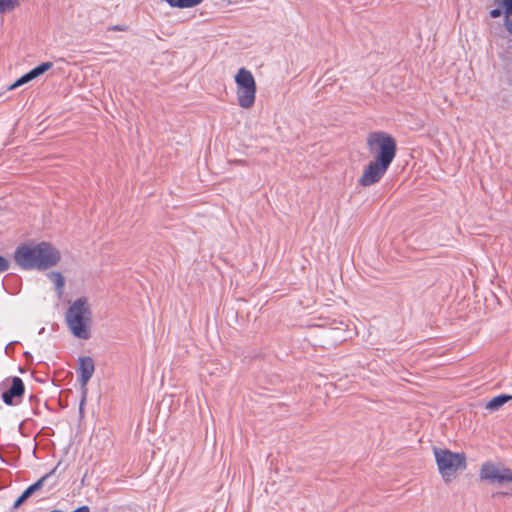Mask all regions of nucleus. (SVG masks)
Instances as JSON below:
<instances>
[{
	"label": "nucleus",
	"mask_w": 512,
	"mask_h": 512,
	"mask_svg": "<svg viewBox=\"0 0 512 512\" xmlns=\"http://www.w3.org/2000/svg\"><path fill=\"white\" fill-rule=\"evenodd\" d=\"M59 250L48 242L26 243L17 247L15 262L25 270H45L60 261Z\"/></svg>",
	"instance_id": "obj_1"
},
{
	"label": "nucleus",
	"mask_w": 512,
	"mask_h": 512,
	"mask_svg": "<svg viewBox=\"0 0 512 512\" xmlns=\"http://www.w3.org/2000/svg\"><path fill=\"white\" fill-rule=\"evenodd\" d=\"M66 321L72 334L79 339L90 337L92 313L85 298L77 299L68 309Z\"/></svg>",
	"instance_id": "obj_2"
},
{
	"label": "nucleus",
	"mask_w": 512,
	"mask_h": 512,
	"mask_svg": "<svg viewBox=\"0 0 512 512\" xmlns=\"http://www.w3.org/2000/svg\"><path fill=\"white\" fill-rule=\"evenodd\" d=\"M367 147L371 160L391 165L396 156V141L386 132L376 131L367 136Z\"/></svg>",
	"instance_id": "obj_3"
},
{
	"label": "nucleus",
	"mask_w": 512,
	"mask_h": 512,
	"mask_svg": "<svg viewBox=\"0 0 512 512\" xmlns=\"http://www.w3.org/2000/svg\"><path fill=\"white\" fill-rule=\"evenodd\" d=\"M438 470L445 482H450L459 469L466 468L464 453H455L448 449L433 448Z\"/></svg>",
	"instance_id": "obj_4"
},
{
	"label": "nucleus",
	"mask_w": 512,
	"mask_h": 512,
	"mask_svg": "<svg viewBox=\"0 0 512 512\" xmlns=\"http://www.w3.org/2000/svg\"><path fill=\"white\" fill-rule=\"evenodd\" d=\"M236 84V98L238 105L243 109L253 107L256 99V81L246 68H240L234 76Z\"/></svg>",
	"instance_id": "obj_5"
},
{
	"label": "nucleus",
	"mask_w": 512,
	"mask_h": 512,
	"mask_svg": "<svg viewBox=\"0 0 512 512\" xmlns=\"http://www.w3.org/2000/svg\"><path fill=\"white\" fill-rule=\"evenodd\" d=\"M480 478L490 483L502 485L512 483V471L509 468L496 465L492 462L484 463L480 468Z\"/></svg>",
	"instance_id": "obj_6"
},
{
	"label": "nucleus",
	"mask_w": 512,
	"mask_h": 512,
	"mask_svg": "<svg viewBox=\"0 0 512 512\" xmlns=\"http://www.w3.org/2000/svg\"><path fill=\"white\" fill-rule=\"evenodd\" d=\"M390 166L371 160L364 166L361 176L358 179V184L363 187H369L378 183L386 174Z\"/></svg>",
	"instance_id": "obj_7"
},
{
	"label": "nucleus",
	"mask_w": 512,
	"mask_h": 512,
	"mask_svg": "<svg viewBox=\"0 0 512 512\" xmlns=\"http://www.w3.org/2000/svg\"><path fill=\"white\" fill-rule=\"evenodd\" d=\"M53 67V63L52 62H43L42 64H40L39 66L35 67L34 69H32L31 71H29L28 73H26L25 75H23L22 77H20L17 81H15L8 89L9 90H14L38 77H40L41 75H43L45 72H47L48 70H50L51 68Z\"/></svg>",
	"instance_id": "obj_8"
},
{
	"label": "nucleus",
	"mask_w": 512,
	"mask_h": 512,
	"mask_svg": "<svg viewBox=\"0 0 512 512\" xmlns=\"http://www.w3.org/2000/svg\"><path fill=\"white\" fill-rule=\"evenodd\" d=\"M25 386H9V389L2 392V400L5 404L18 405L23 398Z\"/></svg>",
	"instance_id": "obj_9"
},
{
	"label": "nucleus",
	"mask_w": 512,
	"mask_h": 512,
	"mask_svg": "<svg viewBox=\"0 0 512 512\" xmlns=\"http://www.w3.org/2000/svg\"><path fill=\"white\" fill-rule=\"evenodd\" d=\"M94 372L93 360L89 357L81 358L79 362V374L82 384H86Z\"/></svg>",
	"instance_id": "obj_10"
},
{
	"label": "nucleus",
	"mask_w": 512,
	"mask_h": 512,
	"mask_svg": "<svg viewBox=\"0 0 512 512\" xmlns=\"http://www.w3.org/2000/svg\"><path fill=\"white\" fill-rule=\"evenodd\" d=\"M509 400H512L511 395L501 394L488 401L485 405V408L490 411H497Z\"/></svg>",
	"instance_id": "obj_11"
},
{
	"label": "nucleus",
	"mask_w": 512,
	"mask_h": 512,
	"mask_svg": "<svg viewBox=\"0 0 512 512\" xmlns=\"http://www.w3.org/2000/svg\"><path fill=\"white\" fill-rule=\"evenodd\" d=\"M48 278L55 285V288L60 296L64 287V278L62 274L59 272H50L48 273Z\"/></svg>",
	"instance_id": "obj_12"
},
{
	"label": "nucleus",
	"mask_w": 512,
	"mask_h": 512,
	"mask_svg": "<svg viewBox=\"0 0 512 512\" xmlns=\"http://www.w3.org/2000/svg\"><path fill=\"white\" fill-rule=\"evenodd\" d=\"M58 467L59 464L56 467H54L49 473L42 476L37 482L30 485L28 488L31 490V492L34 493L35 491L41 489L46 479L53 475L57 471Z\"/></svg>",
	"instance_id": "obj_13"
},
{
	"label": "nucleus",
	"mask_w": 512,
	"mask_h": 512,
	"mask_svg": "<svg viewBox=\"0 0 512 512\" xmlns=\"http://www.w3.org/2000/svg\"><path fill=\"white\" fill-rule=\"evenodd\" d=\"M18 0H0V13L13 10L18 6Z\"/></svg>",
	"instance_id": "obj_14"
},
{
	"label": "nucleus",
	"mask_w": 512,
	"mask_h": 512,
	"mask_svg": "<svg viewBox=\"0 0 512 512\" xmlns=\"http://www.w3.org/2000/svg\"><path fill=\"white\" fill-rule=\"evenodd\" d=\"M80 394H81V401H80V405H79V410H80V413H82L83 405L86 401V396H87L86 386H80Z\"/></svg>",
	"instance_id": "obj_15"
},
{
	"label": "nucleus",
	"mask_w": 512,
	"mask_h": 512,
	"mask_svg": "<svg viewBox=\"0 0 512 512\" xmlns=\"http://www.w3.org/2000/svg\"><path fill=\"white\" fill-rule=\"evenodd\" d=\"M506 9L507 15L512 14V0H498Z\"/></svg>",
	"instance_id": "obj_16"
},
{
	"label": "nucleus",
	"mask_w": 512,
	"mask_h": 512,
	"mask_svg": "<svg viewBox=\"0 0 512 512\" xmlns=\"http://www.w3.org/2000/svg\"><path fill=\"white\" fill-rule=\"evenodd\" d=\"M9 267V262L6 258L0 256V272L6 271Z\"/></svg>",
	"instance_id": "obj_17"
},
{
	"label": "nucleus",
	"mask_w": 512,
	"mask_h": 512,
	"mask_svg": "<svg viewBox=\"0 0 512 512\" xmlns=\"http://www.w3.org/2000/svg\"><path fill=\"white\" fill-rule=\"evenodd\" d=\"M26 500L20 495L14 503V508L20 507Z\"/></svg>",
	"instance_id": "obj_18"
},
{
	"label": "nucleus",
	"mask_w": 512,
	"mask_h": 512,
	"mask_svg": "<svg viewBox=\"0 0 512 512\" xmlns=\"http://www.w3.org/2000/svg\"><path fill=\"white\" fill-rule=\"evenodd\" d=\"M501 15V10L500 9H494L490 12V16L492 18H497Z\"/></svg>",
	"instance_id": "obj_19"
},
{
	"label": "nucleus",
	"mask_w": 512,
	"mask_h": 512,
	"mask_svg": "<svg viewBox=\"0 0 512 512\" xmlns=\"http://www.w3.org/2000/svg\"><path fill=\"white\" fill-rule=\"evenodd\" d=\"M33 493L29 488L25 489L24 492L21 494L22 497L27 500Z\"/></svg>",
	"instance_id": "obj_20"
},
{
	"label": "nucleus",
	"mask_w": 512,
	"mask_h": 512,
	"mask_svg": "<svg viewBox=\"0 0 512 512\" xmlns=\"http://www.w3.org/2000/svg\"><path fill=\"white\" fill-rule=\"evenodd\" d=\"M11 384L17 385V384H23V382L19 377H13Z\"/></svg>",
	"instance_id": "obj_21"
},
{
	"label": "nucleus",
	"mask_w": 512,
	"mask_h": 512,
	"mask_svg": "<svg viewBox=\"0 0 512 512\" xmlns=\"http://www.w3.org/2000/svg\"><path fill=\"white\" fill-rule=\"evenodd\" d=\"M501 495H503V496L512 495V489L508 490V491H505V492H501Z\"/></svg>",
	"instance_id": "obj_22"
},
{
	"label": "nucleus",
	"mask_w": 512,
	"mask_h": 512,
	"mask_svg": "<svg viewBox=\"0 0 512 512\" xmlns=\"http://www.w3.org/2000/svg\"><path fill=\"white\" fill-rule=\"evenodd\" d=\"M113 30L124 31L125 28L121 27V26H115V27H113Z\"/></svg>",
	"instance_id": "obj_23"
}]
</instances>
